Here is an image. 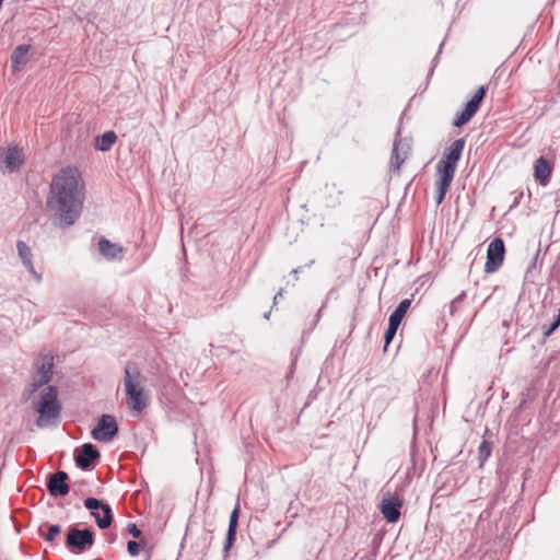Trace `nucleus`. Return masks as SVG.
I'll return each instance as SVG.
<instances>
[{
	"label": "nucleus",
	"mask_w": 560,
	"mask_h": 560,
	"mask_svg": "<svg viewBox=\"0 0 560 560\" xmlns=\"http://www.w3.org/2000/svg\"><path fill=\"white\" fill-rule=\"evenodd\" d=\"M100 457L98 451L94 445L86 443L75 451V464L82 469H88L92 463Z\"/></svg>",
	"instance_id": "dca6fc26"
},
{
	"label": "nucleus",
	"mask_w": 560,
	"mask_h": 560,
	"mask_svg": "<svg viewBox=\"0 0 560 560\" xmlns=\"http://www.w3.org/2000/svg\"><path fill=\"white\" fill-rule=\"evenodd\" d=\"M36 371L33 375V381L27 389L28 395L31 396L35 393L39 387L49 383L54 368V358L50 354H40L35 361Z\"/></svg>",
	"instance_id": "39448f33"
},
{
	"label": "nucleus",
	"mask_w": 560,
	"mask_h": 560,
	"mask_svg": "<svg viewBox=\"0 0 560 560\" xmlns=\"http://www.w3.org/2000/svg\"><path fill=\"white\" fill-rule=\"evenodd\" d=\"M118 432L117 422L114 417L103 415L97 425L92 430V438L100 442H109Z\"/></svg>",
	"instance_id": "f8f14e48"
},
{
	"label": "nucleus",
	"mask_w": 560,
	"mask_h": 560,
	"mask_svg": "<svg viewBox=\"0 0 560 560\" xmlns=\"http://www.w3.org/2000/svg\"><path fill=\"white\" fill-rule=\"evenodd\" d=\"M24 163V152L18 145H11L0 149V170L2 172L13 173L19 171Z\"/></svg>",
	"instance_id": "6e6552de"
},
{
	"label": "nucleus",
	"mask_w": 560,
	"mask_h": 560,
	"mask_svg": "<svg viewBox=\"0 0 560 560\" xmlns=\"http://www.w3.org/2000/svg\"><path fill=\"white\" fill-rule=\"evenodd\" d=\"M491 454V445L488 441H482L479 445V457L481 460L487 459Z\"/></svg>",
	"instance_id": "b1692460"
},
{
	"label": "nucleus",
	"mask_w": 560,
	"mask_h": 560,
	"mask_svg": "<svg viewBox=\"0 0 560 560\" xmlns=\"http://www.w3.org/2000/svg\"><path fill=\"white\" fill-rule=\"evenodd\" d=\"M34 408L38 412L37 427L45 428L54 423L61 411L57 388L55 386L45 387L34 402Z\"/></svg>",
	"instance_id": "20e7f679"
},
{
	"label": "nucleus",
	"mask_w": 560,
	"mask_h": 560,
	"mask_svg": "<svg viewBox=\"0 0 560 560\" xmlns=\"http://www.w3.org/2000/svg\"><path fill=\"white\" fill-rule=\"evenodd\" d=\"M464 298H465V292H463L462 294H459L456 299H454L452 301V304H451L452 312L460 304V302L463 301Z\"/></svg>",
	"instance_id": "c85d7f7f"
},
{
	"label": "nucleus",
	"mask_w": 560,
	"mask_h": 560,
	"mask_svg": "<svg viewBox=\"0 0 560 560\" xmlns=\"http://www.w3.org/2000/svg\"><path fill=\"white\" fill-rule=\"evenodd\" d=\"M282 293H283V290L281 289V290L276 294V296H275V299H273V302H275V303H277V301H279V300H280V296L282 295Z\"/></svg>",
	"instance_id": "c756f323"
},
{
	"label": "nucleus",
	"mask_w": 560,
	"mask_h": 560,
	"mask_svg": "<svg viewBox=\"0 0 560 560\" xmlns=\"http://www.w3.org/2000/svg\"><path fill=\"white\" fill-rule=\"evenodd\" d=\"M559 326H560V308H559V313H558L556 320L552 323V325L549 327V329L545 331V335L546 336L551 335Z\"/></svg>",
	"instance_id": "cd10ccee"
},
{
	"label": "nucleus",
	"mask_w": 560,
	"mask_h": 560,
	"mask_svg": "<svg viewBox=\"0 0 560 560\" xmlns=\"http://www.w3.org/2000/svg\"><path fill=\"white\" fill-rule=\"evenodd\" d=\"M402 504L404 501L398 494L386 492L382 498L380 511L388 523H396L400 517Z\"/></svg>",
	"instance_id": "9d476101"
},
{
	"label": "nucleus",
	"mask_w": 560,
	"mask_h": 560,
	"mask_svg": "<svg viewBox=\"0 0 560 560\" xmlns=\"http://www.w3.org/2000/svg\"><path fill=\"white\" fill-rule=\"evenodd\" d=\"M68 474L59 470L55 474H51L48 482L47 489L52 497H65L69 493V485L67 482Z\"/></svg>",
	"instance_id": "4468645a"
},
{
	"label": "nucleus",
	"mask_w": 560,
	"mask_h": 560,
	"mask_svg": "<svg viewBox=\"0 0 560 560\" xmlns=\"http://www.w3.org/2000/svg\"><path fill=\"white\" fill-rule=\"evenodd\" d=\"M282 293H283V290L281 289V290L276 294V296H275V299H273V302H275V303H277V301H279V300H280V296L282 295Z\"/></svg>",
	"instance_id": "7c9ffc66"
},
{
	"label": "nucleus",
	"mask_w": 560,
	"mask_h": 560,
	"mask_svg": "<svg viewBox=\"0 0 560 560\" xmlns=\"http://www.w3.org/2000/svg\"><path fill=\"white\" fill-rule=\"evenodd\" d=\"M139 548H140V542H137L135 540H129L127 544V550L131 557H136L139 555Z\"/></svg>",
	"instance_id": "393cba45"
},
{
	"label": "nucleus",
	"mask_w": 560,
	"mask_h": 560,
	"mask_svg": "<svg viewBox=\"0 0 560 560\" xmlns=\"http://www.w3.org/2000/svg\"><path fill=\"white\" fill-rule=\"evenodd\" d=\"M240 511H241L240 503H237L230 515L229 529H228L225 544H224V552L225 553L229 552L230 548L232 547V545L235 541Z\"/></svg>",
	"instance_id": "aec40b11"
},
{
	"label": "nucleus",
	"mask_w": 560,
	"mask_h": 560,
	"mask_svg": "<svg viewBox=\"0 0 560 560\" xmlns=\"http://www.w3.org/2000/svg\"><path fill=\"white\" fill-rule=\"evenodd\" d=\"M409 152V145L407 143H402L400 139L395 138L393 151H392V160L390 167L395 173L400 172V167L406 161Z\"/></svg>",
	"instance_id": "f3484780"
},
{
	"label": "nucleus",
	"mask_w": 560,
	"mask_h": 560,
	"mask_svg": "<svg viewBox=\"0 0 560 560\" xmlns=\"http://www.w3.org/2000/svg\"><path fill=\"white\" fill-rule=\"evenodd\" d=\"M487 89L486 86H480L474 96L468 101L465 108L456 116L454 119V126L455 127H462L466 125L478 112L481 102L483 101L486 96Z\"/></svg>",
	"instance_id": "9b49d317"
},
{
	"label": "nucleus",
	"mask_w": 560,
	"mask_h": 560,
	"mask_svg": "<svg viewBox=\"0 0 560 560\" xmlns=\"http://www.w3.org/2000/svg\"><path fill=\"white\" fill-rule=\"evenodd\" d=\"M559 326H560V308H559V313H558L556 320L552 323V325L549 327V329L545 331V335L546 336L551 335Z\"/></svg>",
	"instance_id": "bb28decb"
},
{
	"label": "nucleus",
	"mask_w": 560,
	"mask_h": 560,
	"mask_svg": "<svg viewBox=\"0 0 560 560\" xmlns=\"http://www.w3.org/2000/svg\"><path fill=\"white\" fill-rule=\"evenodd\" d=\"M61 527L59 525H48L47 526V533L44 534L45 540L52 542L55 540V537L60 534Z\"/></svg>",
	"instance_id": "5701e85b"
},
{
	"label": "nucleus",
	"mask_w": 560,
	"mask_h": 560,
	"mask_svg": "<svg viewBox=\"0 0 560 560\" xmlns=\"http://www.w3.org/2000/svg\"><path fill=\"white\" fill-rule=\"evenodd\" d=\"M127 532L130 534L133 538H140L142 532L139 529V527L135 523H130L127 526Z\"/></svg>",
	"instance_id": "a878e982"
},
{
	"label": "nucleus",
	"mask_w": 560,
	"mask_h": 560,
	"mask_svg": "<svg viewBox=\"0 0 560 560\" xmlns=\"http://www.w3.org/2000/svg\"><path fill=\"white\" fill-rule=\"evenodd\" d=\"M16 249H18V255H19L20 259L22 260L24 267L27 269V271L33 277V279L37 283H39L43 279V277H42L40 272L36 271L35 267L33 265V261H32L33 254H32L30 246L25 242L19 241L16 243Z\"/></svg>",
	"instance_id": "2eb2a0df"
},
{
	"label": "nucleus",
	"mask_w": 560,
	"mask_h": 560,
	"mask_svg": "<svg viewBox=\"0 0 560 560\" xmlns=\"http://www.w3.org/2000/svg\"><path fill=\"white\" fill-rule=\"evenodd\" d=\"M84 506L91 511L92 516L95 518L97 526L101 529L108 528L113 521L112 508L101 502L95 498H88L84 501Z\"/></svg>",
	"instance_id": "423d86ee"
},
{
	"label": "nucleus",
	"mask_w": 560,
	"mask_h": 560,
	"mask_svg": "<svg viewBox=\"0 0 560 560\" xmlns=\"http://www.w3.org/2000/svg\"><path fill=\"white\" fill-rule=\"evenodd\" d=\"M117 141V135L114 131H106L95 139V149L102 152L108 151Z\"/></svg>",
	"instance_id": "412c9836"
},
{
	"label": "nucleus",
	"mask_w": 560,
	"mask_h": 560,
	"mask_svg": "<svg viewBox=\"0 0 560 560\" xmlns=\"http://www.w3.org/2000/svg\"><path fill=\"white\" fill-rule=\"evenodd\" d=\"M84 202V182L75 166L59 170L51 178L46 208L55 223L67 228L80 218Z\"/></svg>",
	"instance_id": "f257e3e1"
},
{
	"label": "nucleus",
	"mask_w": 560,
	"mask_h": 560,
	"mask_svg": "<svg viewBox=\"0 0 560 560\" xmlns=\"http://www.w3.org/2000/svg\"><path fill=\"white\" fill-rule=\"evenodd\" d=\"M465 148V139L460 138L452 142L445 149L442 159L436 164L435 202L441 205L454 179L457 163L462 158Z\"/></svg>",
	"instance_id": "f03ea898"
},
{
	"label": "nucleus",
	"mask_w": 560,
	"mask_h": 560,
	"mask_svg": "<svg viewBox=\"0 0 560 560\" xmlns=\"http://www.w3.org/2000/svg\"><path fill=\"white\" fill-rule=\"evenodd\" d=\"M66 544L69 549L82 552L94 544V533L89 528L72 527L68 532Z\"/></svg>",
	"instance_id": "1a4fd4ad"
},
{
	"label": "nucleus",
	"mask_w": 560,
	"mask_h": 560,
	"mask_svg": "<svg viewBox=\"0 0 560 560\" xmlns=\"http://www.w3.org/2000/svg\"><path fill=\"white\" fill-rule=\"evenodd\" d=\"M28 45L18 46L11 55V67L13 72L21 71L28 61Z\"/></svg>",
	"instance_id": "6ab92c4d"
},
{
	"label": "nucleus",
	"mask_w": 560,
	"mask_h": 560,
	"mask_svg": "<svg viewBox=\"0 0 560 560\" xmlns=\"http://www.w3.org/2000/svg\"><path fill=\"white\" fill-rule=\"evenodd\" d=\"M98 249L104 257L110 258V259L116 258L122 252L121 247L117 246L116 244H114L105 238H102L98 242Z\"/></svg>",
	"instance_id": "4be33fe9"
},
{
	"label": "nucleus",
	"mask_w": 560,
	"mask_h": 560,
	"mask_svg": "<svg viewBox=\"0 0 560 560\" xmlns=\"http://www.w3.org/2000/svg\"><path fill=\"white\" fill-rule=\"evenodd\" d=\"M552 173V165L550 162L545 159L544 156H540L536 160L534 165V176L535 179L541 185L547 186Z\"/></svg>",
	"instance_id": "a211bd4d"
},
{
	"label": "nucleus",
	"mask_w": 560,
	"mask_h": 560,
	"mask_svg": "<svg viewBox=\"0 0 560 560\" xmlns=\"http://www.w3.org/2000/svg\"><path fill=\"white\" fill-rule=\"evenodd\" d=\"M411 305V301L409 299L402 300L396 310L390 314L388 319V327L385 331V345H389L393 338L395 337L397 329L405 317L406 313L408 312L409 307Z\"/></svg>",
	"instance_id": "ddd939ff"
},
{
	"label": "nucleus",
	"mask_w": 560,
	"mask_h": 560,
	"mask_svg": "<svg viewBox=\"0 0 560 560\" xmlns=\"http://www.w3.org/2000/svg\"><path fill=\"white\" fill-rule=\"evenodd\" d=\"M124 385L126 404L132 411L141 412L148 406L149 396L144 389V377L129 365L125 368Z\"/></svg>",
	"instance_id": "7ed1b4c3"
},
{
	"label": "nucleus",
	"mask_w": 560,
	"mask_h": 560,
	"mask_svg": "<svg viewBox=\"0 0 560 560\" xmlns=\"http://www.w3.org/2000/svg\"><path fill=\"white\" fill-rule=\"evenodd\" d=\"M504 255L505 246L503 240L500 237L493 238L488 245L485 271L487 273L498 271L504 261Z\"/></svg>",
	"instance_id": "0eeeda50"
}]
</instances>
